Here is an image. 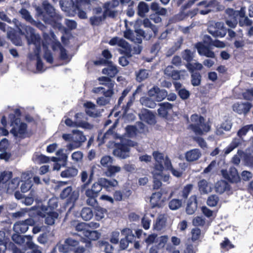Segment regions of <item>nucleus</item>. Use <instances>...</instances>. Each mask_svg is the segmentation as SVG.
Segmentation results:
<instances>
[{
  "label": "nucleus",
  "instance_id": "nucleus-1",
  "mask_svg": "<svg viewBox=\"0 0 253 253\" xmlns=\"http://www.w3.org/2000/svg\"><path fill=\"white\" fill-rule=\"evenodd\" d=\"M192 124L189 125V128L192 130L196 134L203 135L208 132L210 126L205 122V119L197 114L192 115L191 117Z\"/></svg>",
  "mask_w": 253,
  "mask_h": 253
},
{
  "label": "nucleus",
  "instance_id": "nucleus-2",
  "mask_svg": "<svg viewBox=\"0 0 253 253\" xmlns=\"http://www.w3.org/2000/svg\"><path fill=\"white\" fill-rule=\"evenodd\" d=\"M43 5L47 14V15H43V20L45 22L52 25L53 27L59 30H62L63 27L59 22L61 17L56 14L53 6L49 3H47L45 1L43 2Z\"/></svg>",
  "mask_w": 253,
  "mask_h": 253
},
{
  "label": "nucleus",
  "instance_id": "nucleus-3",
  "mask_svg": "<svg viewBox=\"0 0 253 253\" xmlns=\"http://www.w3.org/2000/svg\"><path fill=\"white\" fill-rule=\"evenodd\" d=\"M12 172L4 171L0 175V186L6 189V192L16 197V179L12 178Z\"/></svg>",
  "mask_w": 253,
  "mask_h": 253
},
{
  "label": "nucleus",
  "instance_id": "nucleus-4",
  "mask_svg": "<svg viewBox=\"0 0 253 253\" xmlns=\"http://www.w3.org/2000/svg\"><path fill=\"white\" fill-rule=\"evenodd\" d=\"M17 244L21 246L22 247H28L30 249L26 253H42L41 251L33 242L32 238L30 236H21L17 235ZM17 253H25L17 248Z\"/></svg>",
  "mask_w": 253,
  "mask_h": 253
},
{
  "label": "nucleus",
  "instance_id": "nucleus-5",
  "mask_svg": "<svg viewBox=\"0 0 253 253\" xmlns=\"http://www.w3.org/2000/svg\"><path fill=\"white\" fill-rule=\"evenodd\" d=\"M25 37L29 44L35 46L34 53L39 54L41 50V38L39 35L35 32L34 30L30 27L25 28Z\"/></svg>",
  "mask_w": 253,
  "mask_h": 253
},
{
  "label": "nucleus",
  "instance_id": "nucleus-6",
  "mask_svg": "<svg viewBox=\"0 0 253 253\" xmlns=\"http://www.w3.org/2000/svg\"><path fill=\"white\" fill-rule=\"evenodd\" d=\"M37 213L42 217L45 218V223L48 225H52L55 223V220L58 219V213L51 210L50 208L42 207L37 211Z\"/></svg>",
  "mask_w": 253,
  "mask_h": 253
},
{
  "label": "nucleus",
  "instance_id": "nucleus-7",
  "mask_svg": "<svg viewBox=\"0 0 253 253\" xmlns=\"http://www.w3.org/2000/svg\"><path fill=\"white\" fill-rule=\"evenodd\" d=\"M72 133V141L74 144H69L67 145V148L69 150L79 148L86 140L83 132L79 130H73Z\"/></svg>",
  "mask_w": 253,
  "mask_h": 253
},
{
  "label": "nucleus",
  "instance_id": "nucleus-8",
  "mask_svg": "<svg viewBox=\"0 0 253 253\" xmlns=\"http://www.w3.org/2000/svg\"><path fill=\"white\" fill-rule=\"evenodd\" d=\"M209 32L215 37L222 38L226 34V29L224 24L219 22H212L208 27Z\"/></svg>",
  "mask_w": 253,
  "mask_h": 253
},
{
  "label": "nucleus",
  "instance_id": "nucleus-9",
  "mask_svg": "<svg viewBox=\"0 0 253 253\" xmlns=\"http://www.w3.org/2000/svg\"><path fill=\"white\" fill-rule=\"evenodd\" d=\"M114 85L113 83L107 84L108 89L106 91H104V96L100 97L96 100V103L98 105L105 106L110 104L111 97L114 93L113 90Z\"/></svg>",
  "mask_w": 253,
  "mask_h": 253
},
{
  "label": "nucleus",
  "instance_id": "nucleus-10",
  "mask_svg": "<svg viewBox=\"0 0 253 253\" xmlns=\"http://www.w3.org/2000/svg\"><path fill=\"white\" fill-rule=\"evenodd\" d=\"M164 72L165 75L166 76L167 78H171L174 80L183 79L184 76H188L185 70H175L171 65L168 66L165 69Z\"/></svg>",
  "mask_w": 253,
  "mask_h": 253
},
{
  "label": "nucleus",
  "instance_id": "nucleus-11",
  "mask_svg": "<svg viewBox=\"0 0 253 253\" xmlns=\"http://www.w3.org/2000/svg\"><path fill=\"white\" fill-rule=\"evenodd\" d=\"M94 175V171L93 169L90 170H87L83 169L80 173L79 177L81 182L83 183L80 187L82 189H84L92 182L93 177Z\"/></svg>",
  "mask_w": 253,
  "mask_h": 253
},
{
  "label": "nucleus",
  "instance_id": "nucleus-12",
  "mask_svg": "<svg viewBox=\"0 0 253 253\" xmlns=\"http://www.w3.org/2000/svg\"><path fill=\"white\" fill-rule=\"evenodd\" d=\"M101 190V186L98 182L93 183L90 187H88V186L87 188H85L84 189H82L81 187H80L81 192L82 193L84 192L85 197H98Z\"/></svg>",
  "mask_w": 253,
  "mask_h": 253
},
{
  "label": "nucleus",
  "instance_id": "nucleus-13",
  "mask_svg": "<svg viewBox=\"0 0 253 253\" xmlns=\"http://www.w3.org/2000/svg\"><path fill=\"white\" fill-rule=\"evenodd\" d=\"M153 155L156 161L154 168L160 166L162 167V171H163V165H165L166 169L171 168V162L167 157L164 158L162 154L157 152H154Z\"/></svg>",
  "mask_w": 253,
  "mask_h": 253
},
{
  "label": "nucleus",
  "instance_id": "nucleus-14",
  "mask_svg": "<svg viewBox=\"0 0 253 253\" xmlns=\"http://www.w3.org/2000/svg\"><path fill=\"white\" fill-rule=\"evenodd\" d=\"M221 173L225 179L231 182L237 183L240 181V177L238 174L237 170L235 168H230L228 171L222 170Z\"/></svg>",
  "mask_w": 253,
  "mask_h": 253
},
{
  "label": "nucleus",
  "instance_id": "nucleus-15",
  "mask_svg": "<svg viewBox=\"0 0 253 253\" xmlns=\"http://www.w3.org/2000/svg\"><path fill=\"white\" fill-rule=\"evenodd\" d=\"M111 45H118L122 48L123 52L129 53L131 52V47L129 44L123 39L114 37L109 41Z\"/></svg>",
  "mask_w": 253,
  "mask_h": 253
},
{
  "label": "nucleus",
  "instance_id": "nucleus-16",
  "mask_svg": "<svg viewBox=\"0 0 253 253\" xmlns=\"http://www.w3.org/2000/svg\"><path fill=\"white\" fill-rule=\"evenodd\" d=\"M119 4V0H113L112 2H108L104 4L105 9L104 12V17L109 16L114 17L117 13L115 8Z\"/></svg>",
  "mask_w": 253,
  "mask_h": 253
},
{
  "label": "nucleus",
  "instance_id": "nucleus-17",
  "mask_svg": "<svg viewBox=\"0 0 253 253\" xmlns=\"http://www.w3.org/2000/svg\"><path fill=\"white\" fill-rule=\"evenodd\" d=\"M75 123L76 127L90 129L92 126L86 121V118L83 113H77L75 116Z\"/></svg>",
  "mask_w": 253,
  "mask_h": 253
},
{
  "label": "nucleus",
  "instance_id": "nucleus-18",
  "mask_svg": "<svg viewBox=\"0 0 253 253\" xmlns=\"http://www.w3.org/2000/svg\"><path fill=\"white\" fill-rule=\"evenodd\" d=\"M135 33L139 34V36H137L136 38H133L134 36V32L131 30H126L124 33V37L132 42L135 43H140L142 41V37H145L144 32L141 29H135Z\"/></svg>",
  "mask_w": 253,
  "mask_h": 253
},
{
  "label": "nucleus",
  "instance_id": "nucleus-19",
  "mask_svg": "<svg viewBox=\"0 0 253 253\" xmlns=\"http://www.w3.org/2000/svg\"><path fill=\"white\" fill-rule=\"evenodd\" d=\"M162 167L159 166L154 168L152 172L153 177L154 189H158L162 186L161 180L162 177Z\"/></svg>",
  "mask_w": 253,
  "mask_h": 253
},
{
  "label": "nucleus",
  "instance_id": "nucleus-20",
  "mask_svg": "<svg viewBox=\"0 0 253 253\" xmlns=\"http://www.w3.org/2000/svg\"><path fill=\"white\" fill-rule=\"evenodd\" d=\"M129 147L126 144H122L113 151V154L120 158L126 159L129 157Z\"/></svg>",
  "mask_w": 253,
  "mask_h": 253
},
{
  "label": "nucleus",
  "instance_id": "nucleus-21",
  "mask_svg": "<svg viewBox=\"0 0 253 253\" xmlns=\"http://www.w3.org/2000/svg\"><path fill=\"white\" fill-rule=\"evenodd\" d=\"M21 179L22 183L21 185V190L22 192L25 193L30 189L32 186L30 174L28 173H23L21 175Z\"/></svg>",
  "mask_w": 253,
  "mask_h": 253
},
{
  "label": "nucleus",
  "instance_id": "nucleus-22",
  "mask_svg": "<svg viewBox=\"0 0 253 253\" xmlns=\"http://www.w3.org/2000/svg\"><path fill=\"white\" fill-rule=\"evenodd\" d=\"M233 110L239 114H247L251 108V105L249 103H236L232 106Z\"/></svg>",
  "mask_w": 253,
  "mask_h": 253
},
{
  "label": "nucleus",
  "instance_id": "nucleus-23",
  "mask_svg": "<svg viewBox=\"0 0 253 253\" xmlns=\"http://www.w3.org/2000/svg\"><path fill=\"white\" fill-rule=\"evenodd\" d=\"M158 113L161 117L166 118L167 117L169 112L172 108V105L169 102H164L159 104Z\"/></svg>",
  "mask_w": 253,
  "mask_h": 253
},
{
  "label": "nucleus",
  "instance_id": "nucleus-24",
  "mask_svg": "<svg viewBox=\"0 0 253 253\" xmlns=\"http://www.w3.org/2000/svg\"><path fill=\"white\" fill-rule=\"evenodd\" d=\"M226 13L230 17L229 19L226 20L227 25L231 28L235 27L237 23L236 16L238 15L239 12L234 11L232 9H228L226 10Z\"/></svg>",
  "mask_w": 253,
  "mask_h": 253
},
{
  "label": "nucleus",
  "instance_id": "nucleus-25",
  "mask_svg": "<svg viewBox=\"0 0 253 253\" xmlns=\"http://www.w3.org/2000/svg\"><path fill=\"white\" fill-rule=\"evenodd\" d=\"M78 169L75 167H68L61 171L60 176L64 178H72L78 175Z\"/></svg>",
  "mask_w": 253,
  "mask_h": 253
},
{
  "label": "nucleus",
  "instance_id": "nucleus-26",
  "mask_svg": "<svg viewBox=\"0 0 253 253\" xmlns=\"http://www.w3.org/2000/svg\"><path fill=\"white\" fill-rule=\"evenodd\" d=\"M98 183L101 186L108 189L110 187H116L118 184V182L116 179L108 180L105 178H100L98 179Z\"/></svg>",
  "mask_w": 253,
  "mask_h": 253
},
{
  "label": "nucleus",
  "instance_id": "nucleus-27",
  "mask_svg": "<svg viewBox=\"0 0 253 253\" xmlns=\"http://www.w3.org/2000/svg\"><path fill=\"white\" fill-rule=\"evenodd\" d=\"M197 48L198 53L201 55H204L211 58L215 57V54L214 52L201 43H199L197 45Z\"/></svg>",
  "mask_w": 253,
  "mask_h": 253
},
{
  "label": "nucleus",
  "instance_id": "nucleus-28",
  "mask_svg": "<svg viewBox=\"0 0 253 253\" xmlns=\"http://www.w3.org/2000/svg\"><path fill=\"white\" fill-rule=\"evenodd\" d=\"M199 190L201 193L207 194L211 191V185L205 179H202L198 183Z\"/></svg>",
  "mask_w": 253,
  "mask_h": 253
},
{
  "label": "nucleus",
  "instance_id": "nucleus-29",
  "mask_svg": "<svg viewBox=\"0 0 253 253\" xmlns=\"http://www.w3.org/2000/svg\"><path fill=\"white\" fill-rule=\"evenodd\" d=\"M201 154L199 149H195L188 151L185 154V158L188 162H193L199 159Z\"/></svg>",
  "mask_w": 253,
  "mask_h": 253
},
{
  "label": "nucleus",
  "instance_id": "nucleus-30",
  "mask_svg": "<svg viewBox=\"0 0 253 253\" xmlns=\"http://www.w3.org/2000/svg\"><path fill=\"white\" fill-rule=\"evenodd\" d=\"M166 221L167 217L165 215H159L154 224V229L158 231L161 230L165 227Z\"/></svg>",
  "mask_w": 253,
  "mask_h": 253
},
{
  "label": "nucleus",
  "instance_id": "nucleus-31",
  "mask_svg": "<svg viewBox=\"0 0 253 253\" xmlns=\"http://www.w3.org/2000/svg\"><path fill=\"white\" fill-rule=\"evenodd\" d=\"M34 221L31 219H28L22 222L18 221V223L17 222V233L18 232V229L20 233L26 232L28 229V226L32 225Z\"/></svg>",
  "mask_w": 253,
  "mask_h": 253
},
{
  "label": "nucleus",
  "instance_id": "nucleus-32",
  "mask_svg": "<svg viewBox=\"0 0 253 253\" xmlns=\"http://www.w3.org/2000/svg\"><path fill=\"white\" fill-rule=\"evenodd\" d=\"M57 249L60 252L63 253H74L75 252L71 248L70 246L68 243H66V240L64 241L63 244L59 243L57 245L55 248L54 249L52 253L55 252V249Z\"/></svg>",
  "mask_w": 253,
  "mask_h": 253
},
{
  "label": "nucleus",
  "instance_id": "nucleus-33",
  "mask_svg": "<svg viewBox=\"0 0 253 253\" xmlns=\"http://www.w3.org/2000/svg\"><path fill=\"white\" fill-rule=\"evenodd\" d=\"M141 120L147 123L153 125L156 123L155 116L151 112L146 110L140 116Z\"/></svg>",
  "mask_w": 253,
  "mask_h": 253
},
{
  "label": "nucleus",
  "instance_id": "nucleus-34",
  "mask_svg": "<svg viewBox=\"0 0 253 253\" xmlns=\"http://www.w3.org/2000/svg\"><path fill=\"white\" fill-rule=\"evenodd\" d=\"M215 189L217 193L222 194L229 190V185L226 181L220 180L215 183Z\"/></svg>",
  "mask_w": 253,
  "mask_h": 253
},
{
  "label": "nucleus",
  "instance_id": "nucleus-35",
  "mask_svg": "<svg viewBox=\"0 0 253 253\" xmlns=\"http://www.w3.org/2000/svg\"><path fill=\"white\" fill-rule=\"evenodd\" d=\"M151 9L161 16H166L168 13L167 9L165 8L161 7L159 4L156 2H153L150 5Z\"/></svg>",
  "mask_w": 253,
  "mask_h": 253
},
{
  "label": "nucleus",
  "instance_id": "nucleus-36",
  "mask_svg": "<svg viewBox=\"0 0 253 253\" xmlns=\"http://www.w3.org/2000/svg\"><path fill=\"white\" fill-rule=\"evenodd\" d=\"M36 196L35 192L32 190L30 194V196L27 197L25 198H22L20 196V194L17 193V199L21 200L20 202L22 203L25 204L27 206L31 205L33 202L34 199Z\"/></svg>",
  "mask_w": 253,
  "mask_h": 253
},
{
  "label": "nucleus",
  "instance_id": "nucleus-37",
  "mask_svg": "<svg viewBox=\"0 0 253 253\" xmlns=\"http://www.w3.org/2000/svg\"><path fill=\"white\" fill-rule=\"evenodd\" d=\"M242 140V138H235L233 139L230 145L225 149L224 153L226 155L229 154L232 151L241 144Z\"/></svg>",
  "mask_w": 253,
  "mask_h": 253
},
{
  "label": "nucleus",
  "instance_id": "nucleus-38",
  "mask_svg": "<svg viewBox=\"0 0 253 253\" xmlns=\"http://www.w3.org/2000/svg\"><path fill=\"white\" fill-rule=\"evenodd\" d=\"M72 225L75 228L77 231L82 232L84 235L88 229V225L84 222H78L74 221L72 222Z\"/></svg>",
  "mask_w": 253,
  "mask_h": 253
},
{
  "label": "nucleus",
  "instance_id": "nucleus-39",
  "mask_svg": "<svg viewBox=\"0 0 253 253\" xmlns=\"http://www.w3.org/2000/svg\"><path fill=\"white\" fill-rule=\"evenodd\" d=\"M149 7L148 5L143 2H140L137 6V14L139 16L144 17L145 14L148 12Z\"/></svg>",
  "mask_w": 253,
  "mask_h": 253
},
{
  "label": "nucleus",
  "instance_id": "nucleus-40",
  "mask_svg": "<svg viewBox=\"0 0 253 253\" xmlns=\"http://www.w3.org/2000/svg\"><path fill=\"white\" fill-rule=\"evenodd\" d=\"M118 72V70L116 66L112 63L106 68L103 69L102 73L108 75L112 78L114 77Z\"/></svg>",
  "mask_w": 253,
  "mask_h": 253
},
{
  "label": "nucleus",
  "instance_id": "nucleus-41",
  "mask_svg": "<svg viewBox=\"0 0 253 253\" xmlns=\"http://www.w3.org/2000/svg\"><path fill=\"white\" fill-rule=\"evenodd\" d=\"M162 193L158 192L153 193L150 198V203L153 207L159 206L161 204V199Z\"/></svg>",
  "mask_w": 253,
  "mask_h": 253
},
{
  "label": "nucleus",
  "instance_id": "nucleus-42",
  "mask_svg": "<svg viewBox=\"0 0 253 253\" xmlns=\"http://www.w3.org/2000/svg\"><path fill=\"white\" fill-rule=\"evenodd\" d=\"M85 112L90 116H94L96 114V106L91 102H86L84 104Z\"/></svg>",
  "mask_w": 253,
  "mask_h": 253
},
{
  "label": "nucleus",
  "instance_id": "nucleus-43",
  "mask_svg": "<svg viewBox=\"0 0 253 253\" xmlns=\"http://www.w3.org/2000/svg\"><path fill=\"white\" fill-rule=\"evenodd\" d=\"M135 74L136 80L139 82L146 80L149 76V72L145 69H140L138 71H136Z\"/></svg>",
  "mask_w": 253,
  "mask_h": 253
},
{
  "label": "nucleus",
  "instance_id": "nucleus-44",
  "mask_svg": "<svg viewBox=\"0 0 253 253\" xmlns=\"http://www.w3.org/2000/svg\"><path fill=\"white\" fill-rule=\"evenodd\" d=\"M121 168L118 166L111 165L104 172L105 175L108 177L114 176L116 173L120 172Z\"/></svg>",
  "mask_w": 253,
  "mask_h": 253
},
{
  "label": "nucleus",
  "instance_id": "nucleus-45",
  "mask_svg": "<svg viewBox=\"0 0 253 253\" xmlns=\"http://www.w3.org/2000/svg\"><path fill=\"white\" fill-rule=\"evenodd\" d=\"M140 102L141 104L147 107L154 108L156 104L151 97H143L140 98Z\"/></svg>",
  "mask_w": 253,
  "mask_h": 253
},
{
  "label": "nucleus",
  "instance_id": "nucleus-46",
  "mask_svg": "<svg viewBox=\"0 0 253 253\" xmlns=\"http://www.w3.org/2000/svg\"><path fill=\"white\" fill-rule=\"evenodd\" d=\"M191 202L188 204L186 208V212L188 214H192L196 211L197 207V203L196 198H191Z\"/></svg>",
  "mask_w": 253,
  "mask_h": 253
},
{
  "label": "nucleus",
  "instance_id": "nucleus-47",
  "mask_svg": "<svg viewBox=\"0 0 253 253\" xmlns=\"http://www.w3.org/2000/svg\"><path fill=\"white\" fill-rule=\"evenodd\" d=\"M83 1L87 2V0H65L64 4L69 9L74 10L76 8H78V3Z\"/></svg>",
  "mask_w": 253,
  "mask_h": 253
},
{
  "label": "nucleus",
  "instance_id": "nucleus-48",
  "mask_svg": "<svg viewBox=\"0 0 253 253\" xmlns=\"http://www.w3.org/2000/svg\"><path fill=\"white\" fill-rule=\"evenodd\" d=\"M27 134V125L24 123H20L17 128V137H24Z\"/></svg>",
  "mask_w": 253,
  "mask_h": 253
},
{
  "label": "nucleus",
  "instance_id": "nucleus-49",
  "mask_svg": "<svg viewBox=\"0 0 253 253\" xmlns=\"http://www.w3.org/2000/svg\"><path fill=\"white\" fill-rule=\"evenodd\" d=\"M81 215L84 220H89L93 217L92 210L89 208H84L81 211Z\"/></svg>",
  "mask_w": 253,
  "mask_h": 253
},
{
  "label": "nucleus",
  "instance_id": "nucleus-50",
  "mask_svg": "<svg viewBox=\"0 0 253 253\" xmlns=\"http://www.w3.org/2000/svg\"><path fill=\"white\" fill-rule=\"evenodd\" d=\"M115 126H113L112 128H110L103 136L102 139L103 141L107 139H115L120 138L117 133L114 131Z\"/></svg>",
  "mask_w": 253,
  "mask_h": 253
},
{
  "label": "nucleus",
  "instance_id": "nucleus-51",
  "mask_svg": "<svg viewBox=\"0 0 253 253\" xmlns=\"http://www.w3.org/2000/svg\"><path fill=\"white\" fill-rule=\"evenodd\" d=\"M186 67L189 72L191 73H193L195 70H201L203 68V65L198 62L188 63L186 64Z\"/></svg>",
  "mask_w": 253,
  "mask_h": 253
},
{
  "label": "nucleus",
  "instance_id": "nucleus-52",
  "mask_svg": "<svg viewBox=\"0 0 253 253\" xmlns=\"http://www.w3.org/2000/svg\"><path fill=\"white\" fill-rule=\"evenodd\" d=\"M7 37L14 44L16 45V30L15 29L8 27Z\"/></svg>",
  "mask_w": 253,
  "mask_h": 253
},
{
  "label": "nucleus",
  "instance_id": "nucleus-53",
  "mask_svg": "<svg viewBox=\"0 0 253 253\" xmlns=\"http://www.w3.org/2000/svg\"><path fill=\"white\" fill-rule=\"evenodd\" d=\"M113 162V159L109 156H105L101 158L100 160V164L102 166L107 169L111 165Z\"/></svg>",
  "mask_w": 253,
  "mask_h": 253
},
{
  "label": "nucleus",
  "instance_id": "nucleus-54",
  "mask_svg": "<svg viewBox=\"0 0 253 253\" xmlns=\"http://www.w3.org/2000/svg\"><path fill=\"white\" fill-rule=\"evenodd\" d=\"M95 208L96 210L95 217L96 219L99 220L104 218L106 213V210L98 206H97V207Z\"/></svg>",
  "mask_w": 253,
  "mask_h": 253
},
{
  "label": "nucleus",
  "instance_id": "nucleus-55",
  "mask_svg": "<svg viewBox=\"0 0 253 253\" xmlns=\"http://www.w3.org/2000/svg\"><path fill=\"white\" fill-rule=\"evenodd\" d=\"M192 224L195 226H203L206 224L205 218L203 216H196L193 218Z\"/></svg>",
  "mask_w": 253,
  "mask_h": 253
},
{
  "label": "nucleus",
  "instance_id": "nucleus-56",
  "mask_svg": "<svg viewBox=\"0 0 253 253\" xmlns=\"http://www.w3.org/2000/svg\"><path fill=\"white\" fill-rule=\"evenodd\" d=\"M201 81V76L198 73H192L191 75V83L194 86L200 85Z\"/></svg>",
  "mask_w": 253,
  "mask_h": 253
},
{
  "label": "nucleus",
  "instance_id": "nucleus-57",
  "mask_svg": "<svg viewBox=\"0 0 253 253\" xmlns=\"http://www.w3.org/2000/svg\"><path fill=\"white\" fill-rule=\"evenodd\" d=\"M84 236L90 240H96L99 238V234L96 231H90L88 229Z\"/></svg>",
  "mask_w": 253,
  "mask_h": 253
},
{
  "label": "nucleus",
  "instance_id": "nucleus-58",
  "mask_svg": "<svg viewBox=\"0 0 253 253\" xmlns=\"http://www.w3.org/2000/svg\"><path fill=\"white\" fill-rule=\"evenodd\" d=\"M219 198L215 195L210 196L207 200V204L210 207L216 206L218 202Z\"/></svg>",
  "mask_w": 253,
  "mask_h": 253
},
{
  "label": "nucleus",
  "instance_id": "nucleus-59",
  "mask_svg": "<svg viewBox=\"0 0 253 253\" xmlns=\"http://www.w3.org/2000/svg\"><path fill=\"white\" fill-rule=\"evenodd\" d=\"M97 197L95 196H90V197H86V204L90 207L93 208H95L98 206V202L97 201Z\"/></svg>",
  "mask_w": 253,
  "mask_h": 253
},
{
  "label": "nucleus",
  "instance_id": "nucleus-60",
  "mask_svg": "<svg viewBox=\"0 0 253 253\" xmlns=\"http://www.w3.org/2000/svg\"><path fill=\"white\" fill-rule=\"evenodd\" d=\"M181 201L178 199H173L169 203V207L172 210H176L181 206Z\"/></svg>",
  "mask_w": 253,
  "mask_h": 253
},
{
  "label": "nucleus",
  "instance_id": "nucleus-61",
  "mask_svg": "<svg viewBox=\"0 0 253 253\" xmlns=\"http://www.w3.org/2000/svg\"><path fill=\"white\" fill-rule=\"evenodd\" d=\"M167 96V91L166 90L159 89L154 99L156 101L160 102L164 100Z\"/></svg>",
  "mask_w": 253,
  "mask_h": 253
},
{
  "label": "nucleus",
  "instance_id": "nucleus-62",
  "mask_svg": "<svg viewBox=\"0 0 253 253\" xmlns=\"http://www.w3.org/2000/svg\"><path fill=\"white\" fill-rule=\"evenodd\" d=\"M122 234L125 236V238L129 239V240H134V236L132 233V231L129 228H124L122 231Z\"/></svg>",
  "mask_w": 253,
  "mask_h": 253
},
{
  "label": "nucleus",
  "instance_id": "nucleus-63",
  "mask_svg": "<svg viewBox=\"0 0 253 253\" xmlns=\"http://www.w3.org/2000/svg\"><path fill=\"white\" fill-rule=\"evenodd\" d=\"M192 240L196 241L199 239L201 235V231L199 228H194L191 230Z\"/></svg>",
  "mask_w": 253,
  "mask_h": 253
},
{
  "label": "nucleus",
  "instance_id": "nucleus-64",
  "mask_svg": "<svg viewBox=\"0 0 253 253\" xmlns=\"http://www.w3.org/2000/svg\"><path fill=\"white\" fill-rule=\"evenodd\" d=\"M193 53L190 50H185L182 54L183 58L188 63H190L193 58Z\"/></svg>",
  "mask_w": 253,
  "mask_h": 253
}]
</instances>
